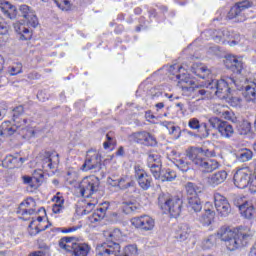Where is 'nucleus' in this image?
Masks as SVG:
<instances>
[{"label":"nucleus","instance_id":"1","mask_svg":"<svg viewBox=\"0 0 256 256\" xmlns=\"http://www.w3.org/2000/svg\"><path fill=\"white\" fill-rule=\"evenodd\" d=\"M218 235L221 241H224L228 251H237V249H243L249 245L254 233L249 227H222Z\"/></svg>","mask_w":256,"mask_h":256},{"label":"nucleus","instance_id":"2","mask_svg":"<svg viewBox=\"0 0 256 256\" xmlns=\"http://www.w3.org/2000/svg\"><path fill=\"white\" fill-rule=\"evenodd\" d=\"M207 89H210L219 99H229L231 89L241 91L243 86L234 77H226L225 79L212 80L208 83Z\"/></svg>","mask_w":256,"mask_h":256},{"label":"nucleus","instance_id":"3","mask_svg":"<svg viewBox=\"0 0 256 256\" xmlns=\"http://www.w3.org/2000/svg\"><path fill=\"white\" fill-rule=\"evenodd\" d=\"M186 156L196 167H199L204 173H212L216 169H219V162L215 159L205 160L201 157V149L190 148L186 151Z\"/></svg>","mask_w":256,"mask_h":256},{"label":"nucleus","instance_id":"4","mask_svg":"<svg viewBox=\"0 0 256 256\" xmlns=\"http://www.w3.org/2000/svg\"><path fill=\"white\" fill-rule=\"evenodd\" d=\"M100 181L96 176H86L79 183V191L82 197H91L99 191Z\"/></svg>","mask_w":256,"mask_h":256},{"label":"nucleus","instance_id":"5","mask_svg":"<svg viewBox=\"0 0 256 256\" xmlns=\"http://www.w3.org/2000/svg\"><path fill=\"white\" fill-rule=\"evenodd\" d=\"M121 245L119 242H104L96 246V256H119Z\"/></svg>","mask_w":256,"mask_h":256},{"label":"nucleus","instance_id":"6","mask_svg":"<svg viewBox=\"0 0 256 256\" xmlns=\"http://www.w3.org/2000/svg\"><path fill=\"white\" fill-rule=\"evenodd\" d=\"M130 139L134 143L145 145L146 147H155L157 145L155 136L147 131L134 132L130 135Z\"/></svg>","mask_w":256,"mask_h":256},{"label":"nucleus","instance_id":"7","mask_svg":"<svg viewBox=\"0 0 256 256\" xmlns=\"http://www.w3.org/2000/svg\"><path fill=\"white\" fill-rule=\"evenodd\" d=\"M82 171H101V154L98 152H88L86 160L81 168Z\"/></svg>","mask_w":256,"mask_h":256},{"label":"nucleus","instance_id":"8","mask_svg":"<svg viewBox=\"0 0 256 256\" xmlns=\"http://www.w3.org/2000/svg\"><path fill=\"white\" fill-rule=\"evenodd\" d=\"M18 11L20 13V16L25 19L27 27H37L39 25V18H37V13L33 8L26 4H22L19 6Z\"/></svg>","mask_w":256,"mask_h":256},{"label":"nucleus","instance_id":"9","mask_svg":"<svg viewBox=\"0 0 256 256\" xmlns=\"http://www.w3.org/2000/svg\"><path fill=\"white\" fill-rule=\"evenodd\" d=\"M214 205L219 217H229L231 214V204L221 193L214 194Z\"/></svg>","mask_w":256,"mask_h":256},{"label":"nucleus","instance_id":"10","mask_svg":"<svg viewBox=\"0 0 256 256\" xmlns=\"http://www.w3.org/2000/svg\"><path fill=\"white\" fill-rule=\"evenodd\" d=\"M176 79H178V87L182 89L183 95L186 97H190V95H194L195 93V81L189 77V74H178L176 75Z\"/></svg>","mask_w":256,"mask_h":256},{"label":"nucleus","instance_id":"11","mask_svg":"<svg viewBox=\"0 0 256 256\" xmlns=\"http://www.w3.org/2000/svg\"><path fill=\"white\" fill-rule=\"evenodd\" d=\"M131 225L140 231H153L155 229V219L149 215H142L131 219Z\"/></svg>","mask_w":256,"mask_h":256},{"label":"nucleus","instance_id":"12","mask_svg":"<svg viewBox=\"0 0 256 256\" xmlns=\"http://www.w3.org/2000/svg\"><path fill=\"white\" fill-rule=\"evenodd\" d=\"M251 7H253V2L249 0L240 1L230 9L227 17L229 19H237V17H240V21H245V16H243V11H247V9H251Z\"/></svg>","mask_w":256,"mask_h":256},{"label":"nucleus","instance_id":"13","mask_svg":"<svg viewBox=\"0 0 256 256\" xmlns=\"http://www.w3.org/2000/svg\"><path fill=\"white\" fill-rule=\"evenodd\" d=\"M134 171H135V178L138 181L139 187L143 189V191H147L151 189V183H153V179L147 172H145V169L141 167V165L136 164L134 166Z\"/></svg>","mask_w":256,"mask_h":256},{"label":"nucleus","instance_id":"14","mask_svg":"<svg viewBox=\"0 0 256 256\" xmlns=\"http://www.w3.org/2000/svg\"><path fill=\"white\" fill-rule=\"evenodd\" d=\"M213 39L216 43H221V41L225 43V41H229V39H234L230 42V47H234V45H237V40L235 39H239V34H235L227 28H222L214 32Z\"/></svg>","mask_w":256,"mask_h":256},{"label":"nucleus","instance_id":"15","mask_svg":"<svg viewBox=\"0 0 256 256\" xmlns=\"http://www.w3.org/2000/svg\"><path fill=\"white\" fill-rule=\"evenodd\" d=\"M234 205H236V207H239V211L241 212L242 217H245V219H255V207L249 204V202H243V198L238 196L234 200Z\"/></svg>","mask_w":256,"mask_h":256},{"label":"nucleus","instance_id":"16","mask_svg":"<svg viewBox=\"0 0 256 256\" xmlns=\"http://www.w3.org/2000/svg\"><path fill=\"white\" fill-rule=\"evenodd\" d=\"M147 167H149L153 177L155 179L160 177L159 171H161V156L157 153H150L147 157Z\"/></svg>","mask_w":256,"mask_h":256},{"label":"nucleus","instance_id":"17","mask_svg":"<svg viewBox=\"0 0 256 256\" xmlns=\"http://www.w3.org/2000/svg\"><path fill=\"white\" fill-rule=\"evenodd\" d=\"M251 179V172L247 169H239L234 174V184L238 189H245L249 187V181Z\"/></svg>","mask_w":256,"mask_h":256},{"label":"nucleus","instance_id":"18","mask_svg":"<svg viewBox=\"0 0 256 256\" xmlns=\"http://www.w3.org/2000/svg\"><path fill=\"white\" fill-rule=\"evenodd\" d=\"M35 205V200L28 198L19 205L16 213L22 217H31V215H35Z\"/></svg>","mask_w":256,"mask_h":256},{"label":"nucleus","instance_id":"19","mask_svg":"<svg viewBox=\"0 0 256 256\" xmlns=\"http://www.w3.org/2000/svg\"><path fill=\"white\" fill-rule=\"evenodd\" d=\"M59 163V154H52L51 152H44L42 154V167L45 171L55 169Z\"/></svg>","mask_w":256,"mask_h":256},{"label":"nucleus","instance_id":"20","mask_svg":"<svg viewBox=\"0 0 256 256\" xmlns=\"http://www.w3.org/2000/svg\"><path fill=\"white\" fill-rule=\"evenodd\" d=\"M227 177H228L227 171L220 170L213 174H210L206 178V182L210 187H217L221 185V183H225V181H227Z\"/></svg>","mask_w":256,"mask_h":256},{"label":"nucleus","instance_id":"21","mask_svg":"<svg viewBox=\"0 0 256 256\" xmlns=\"http://www.w3.org/2000/svg\"><path fill=\"white\" fill-rule=\"evenodd\" d=\"M188 127L194 131H198L202 139H207V137H209V128H207V123L201 124L197 118H191L188 122Z\"/></svg>","mask_w":256,"mask_h":256},{"label":"nucleus","instance_id":"22","mask_svg":"<svg viewBox=\"0 0 256 256\" xmlns=\"http://www.w3.org/2000/svg\"><path fill=\"white\" fill-rule=\"evenodd\" d=\"M224 65L228 69L232 70L233 73H241L243 71V62L237 59V57L228 55L224 60Z\"/></svg>","mask_w":256,"mask_h":256},{"label":"nucleus","instance_id":"23","mask_svg":"<svg viewBox=\"0 0 256 256\" xmlns=\"http://www.w3.org/2000/svg\"><path fill=\"white\" fill-rule=\"evenodd\" d=\"M30 26H27V24H23L21 22L14 23V30L18 35L20 36V39L24 41H29L31 37H33V32L31 29H29Z\"/></svg>","mask_w":256,"mask_h":256},{"label":"nucleus","instance_id":"24","mask_svg":"<svg viewBox=\"0 0 256 256\" xmlns=\"http://www.w3.org/2000/svg\"><path fill=\"white\" fill-rule=\"evenodd\" d=\"M107 209H109V202L102 203L101 207L97 208L89 217L90 223L103 221V219H105V215L107 214Z\"/></svg>","mask_w":256,"mask_h":256},{"label":"nucleus","instance_id":"25","mask_svg":"<svg viewBox=\"0 0 256 256\" xmlns=\"http://www.w3.org/2000/svg\"><path fill=\"white\" fill-rule=\"evenodd\" d=\"M183 208V200H181L178 197H174L172 199V202H170V206L168 207V210H166V213H169L174 218L179 217L181 215V209Z\"/></svg>","mask_w":256,"mask_h":256},{"label":"nucleus","instance_id":"26","mask_svg":"<svg viewBox=\"0 0 256 256\" xmlns=\"http://www.w3.org/2000/svg\"><path fill=\"white\" fill-rule=\"evenodd\" d=\"M191 71L194 73V75L200 77V79H207V77L211 75V70L207 68L205 64L195 63L192 65Z\"/></svg>","mask_w":256,"mask_h":256},{"label":"nucleus","instance_id":"27","mask_svg":"<svg viewBox=\"0 0 256 256\" xmlns=\"http://www.w3.org/2000/svg\"><path fill=\"white\" fill-rule=\"evenodd\" d=\"M218 133H220V135H221V137H223V139H231V137H233V135H235V129H233V126L231 124L223 121L219 125Z\"/></svg>","mask_w":256,"mask_h":256},{"label":"nucleus","instance_id":"28","mask_svg":"<svg viewBox=\"0 0 256 256\" xmlns=\"http://www.w3.org/2000/svg\"><path fill=\"white\" fill-rule=\"evenodd\" d=\"M16 132L17 128H15V124H11V121H4L0 126V137H11Z\"/></svg>","mask_w":256,"mask_h":256},{"label":"nucleus","instance_id":"29","mask_svg":"<svg viewBox=\"0 0 256 256\" xmlns=\"http://www.w3.org/2000/svg\"><path fill=\"white\" fill-rule=\"evenodd\" d=\"M189 235H191V228L189 227V224H180L176 230V239L178 241H187V239H189Z\"/></svg>","mask_w":256,"mask_h":256},{"label":"nucleus","instance_id":"30","mask_svg":"<svg viewBox=\"0 0 256 256\" xmlns=\"http://www.w3.org/2000/svg\"><path fill=\"white\" fill-rule=\"evenodd\" d=\"M174 197H171L169 194L161 193L158 196V206L160 207L163 213H167L171 202L173 201Z\"/></svg>","mask_w":256,"mask_h":256},{"label":"nucleus","instance_id":"31","mask_svg":"<svg viewBox=\"0 0 256 256\" xmlns=\"http://www.w3.org/2000/svg\"><path fill=\"white\" fill-rule=\"evenodd\" d=\"M103 235L106 239V243H117L120 241L121 237H123L121 230L114 229V230H106L103 232Z\"/></svg>","mask_w":256,"mask_h":256},{"label":"nucleus","instance_id":"32","mask_svg":"<svg viewBox=\"0 0 256 256\" xmlns=\"http://www.w3.org/2000/svg\"><path fill=\"white\" fill-rule=\"evenodd\" d=\"M75 237H62L58 245L62 249V251H66V253H71L73 251V245H75Z\"/></svg>","mask_w":256,"mask_h":256},{"label":"nucleus","instance_id":"33","mask_svg":"<svg viewBox=\"0 0 256 256\" xmlns=\"http://www.w3.org/2000/svg\"><path fill=\"white\" fill-rule=\"evenodd\" d=\"M121 209L125 215H131V213H137L141 209V206L136 202L125 201L122 202Z\"/></svg>","mask_w":256,"mask_h":256},{"label":"nucleus","instance_id":"34","mask_svg":"<svg viewBox=\"0 0 256 256\" xmlns=\"http://www.w3.org/2000/svg\"><path fill=\"white\" fill-rule=\"evenodd\" d=\"M242 95L248 102L255 101V99H256V84L251 83V84L246 85L244 87Z\"/></svg>","mask_w":256,"mask_h":256},{"label":"nucleus","instance_id":"35","mask_svg":"<svg viewBox=\"0 0 256 256\" xmlns=\"http://www.w3.org/2000/svg\"><path fill=\"white\" fill-rule=\"evenodd\" d=\"M1 9L4 15H6V17H8L9 19L17 18V7H15L13 4L5 2L1 5Z\"/></svg>","mask_w":256,"mask_h":256},{"label":"nucleus","instance_id":"36","mask_svg":"<svg viewBox=\"0 0 256 256\" xmlns=\"http://www.w3.org/2000/svg\"><path fill=\"white\" fill-rule=\"evenodd\" d=\"M188 209L194 211V213H199L203 209V204L199 196H190L188 197Z\"/></svg>","mask_w":256,"mask_h":256},{"label":"nucleus","instance_id":"37","mask_svg":"<svg viewBox=\"0 0 256 256\" xmlns=\"http://www.w3.org/2000/svg\"><path fill=\"white\" fill-rule=\"evenodd\" d=\"M213 219H215V211L207 207L205 213L200 217V223H202L204 227H209V225L213 223Z\"/></svg>","mask_w":256,"mask_h":256},{"label":"nucleus","instance_id":"38","mask_svg":"<svg viewBox=\"0 0 256 256\" xmlns=\"http://www.w3.org/2000/svg\"><path fill=\"white\" fill-rule=\"evenodd\" d=\"M174 165L181 171L182 173H187V171H191V163L187 160V157H182L174 160Z\"/></svg>","mask_w":256,"mask_h":256},{"label":"nucleus","instance_id":"39","mask_svg":"<svg viewBox=\"0 0 256 256\" xmlns=\"http://www.w3.org/2000/svg\"><path fill=\"white\" fill-rule=\"evenodd\" d=\"M130 187H135V181L131 179V177L123 175L119 178L118 189H120L121 191H125Z\"/></svg>","mask_w":256,"mask_h":256},{"label":"nucleus","instance_id":"40","mask_svg":"<svg viewBox=\"0 0 256 256\" xmlns=\"http://www.w3.org/2000/svg\"><path fill=\"white\" fill-rule=\"evenodd\" d=\"M3 167L6 169H15V167H21V163H19V158L14 157L13 155L6 156L2 161Z\"/></svg>","mask_w":256,"mask_h":256},{"label":"nucleus","instance_id":"41","mask_svg":"<svg viewBox=\"0 0 256 256\" xmlns=\"http://www.w3.org/2000/svg\"><path fill=\"white\" fill-rule=\"evenodd\" d=\"M160 176L155 179H160V181L165 182V181H174V179L177 178V173L171 169H166V170H161L160 168Z\"/></svg>","mask_w":256,"mask_h":256},{"label":"nucleus","instance_id":"42","mask_svg":"<svg viewBox=\"0 0 256 256\" xmlns=\"http://www.w3.org/2000/svg\"><path fill=\"white\" fill-rule=\"evenodd\" d=\"M14 127L16 128V131H29V125H31V121L27 118L23 119H14L13 120Z\"/></svg>","mask_w":256,"mask_h":256},{"label":"nucleus","instance_id":"43","mask_svg":"<svg viewBox=\"0 0 256 256\" xmlns=\"http://www.w3.org/2000/svg\"><path fill=\"white\" fill-rule=\"evenodd\" d=\"M211 93L213 92L211 91V89H208L207 86L205 89L203 86L195 85L193 97H198L199 99H205L206 97H209Z\"/></svg>","mask_w":256,"mask_h":256},{"label":"nucleus","instance_id":"44","mask_svg":"<svg viewBox=\"0 0 256 256\" xmlns=\"http://www.w3.org/2000/svg\"><path fill=\"white\" fill-rule=\"evenodd\" d=\"M237 159L240 161V163H247V161H251L253 159V151L245 148L242 149L238 154H237Z\"/></svg>","mask_w":256,"mask_h":256},{"label":"nucleus","instance_id":"45","mask_svg":"<svg viewBox=\"0 0 256 256\" xmlns=\"http://www.w3.org/2000/svg\"><path fill=\"white\" fill-rule=\"evenodd\" d=\"M185 189L188 197H197V194L201 193V190H199V187L193 184V182H188L185 185Z\"/></svg>","mask_w":256,"mask_h":256},{"label":"nucleus","instance_id":"46","mask_svg":"<svg viewBox=\"0 0 256 256\" xmlns=\"http://www.w3.org/2000/svg\"><path fill=\"white\" fill-rule=\"evenodd\" d=\"M165 127L168 129L170 135H174L176 139L181 137V128L179 126H175L171 122H165Z\"/></svg>","mask_w":256,"mask_h":256},{"label":"nucleus","instance_id":"47","mask_svg":"<svg viewBox=\"0 0 256 256\" xmlns=\"http://www.w3.org/2000/svg\"><path fill=\"white\" fill-rule=\"evenodd\" d=\"M54 3L61 11H70L71 9V2L69 0H54Z\"/></svg>","mask_w":256,"mask_h":256},{"label":"nucleus","instance_id":"48","mask_svg":"<svg viewBox=\"0 0 256 256\" xmlns=\"http://www.w3.org/2000/svg\"><path fill=\"white\" fill-rule=\"evenodd\" d=\"M8 73L11 75V77H14L15 75H19V73H23V64L16 63L14 66H10L8 68Z\"/></svg>","mask_w":256,"mask_h":256},{"label":"nucleus","instance_id":"49","mask_svg":"<svg viewBox=\"0 0 256 256\" xmlns=\"http://www.w3.org/2000/svg\"><path fill=\"white\" fill-rule=\"evenodd\" d=\"M222 117L227 121L237 123V116H235V113L231 109H229V107H226V110L224 111V114H222Z\"/></svg>","mask_w":256,"mask_h":256},{"label":"nucleus","instance_id":"50","mask_svg":"<svg viewBox=\"0 0 256 256\" xmlns=\"http://www.w3.org/2000/svg\"><path fill=\"white\" fill-rule=\"evenodd\" d=\"M227 109V106L223 104H214L212 106V111L215 115H218V117H223L225 111Z\"/></svg>","mask_w":256,"mask_h":256},{"label":"nucleus","instance_id":"51","mask_svg":"<svg viewBox=\"0 0 256 256\" xmlns=\"http://www.w3.org/2000/svg\"><path fill=\"white\" fill-rule=\"evenodd\" d=\"M215 245V236H209L208 238L204 239L202 242V249L208 250L212 249V247Z\"/></svg>","mask_w":256,"mask_h":256},{"label":"nucleus","instance_id":"52","mask_svg":"<svg viewBox=\"0 0 256 256\" xmlns=\"http://www.w3.org/2000/svg\"><path fill=\"white\" fill-rule=\"evenodd\" d=\"M224 99H227L232 107H241V98L231 95V92L229 93V97Z\"/></svg>","mask_w":256,"mask_h":256},{"label":"nucleus","instance_id":"53","mask_svg":"<svg viewBox=\"0 0 256 256\" xmlns=\"http://www.w3.org/2000/svg\"><path fill=\"white\" fill-rule=\"evenodd\" d=\"M123 256H137V246L135 245L126 246L124 249Z\"/></svg>","mask_w":256,"mask_h":256},{"label":"nucleus","instance_id":"54","mask_svg":"<svg viewBox=\"0 0 256 256\" xmlns=\"http://www.w3.org/2000/svg\"><path fill=\"white\" fill-rule=\"evenodd\" d=\"M13 121L19 119L23 113H25V108L22 105L16 106L13 110Z\"/></svg>","mask_w":256,"mask_h":256},{"label":"nucleus","instance_id":"55","mask_svg":"<svg viewBox=\"0 0 256 256\" xmlns=\"http://www.w3.org/2000/svg\"><path fill=\"white\" fill-rule=\"evenodd\" d=\"M249 191L251 193H256V175L251 174L250 180L248 182Z\"/></svg>","mask_w":256,"mask_h":256},{"label":"nucleus","instance_id":"56","mask_svg":"<svg viewBox=\"0 0 256 256\" xmlns=\"http://www.w3.org/2000/svg\"><path fill=\"white\" fill-rule=\"evenodd\" d=\"M208 122L211 125V127H213V129H218V130H219V126L223 123V121H221V119L217 117L210 118Z\"/></svg>","mask_w":256,"mask_h":256},{"label":"nucleus","instance_id":"57","mask_svg":"<svg viewBox=\"0 0 256 256\" xmlns=\"http://www.w3.org/2000/svg\"><path fill=\"white\" fill-rule=\"evenodd\" d=\"M194 149H197V147H194ZM201 150L200 153V157L203 158V156L205 157H215V151L213 150H209V149H205V148H198Z\"/></svg>","mask_w":256,"mask_h":256},{"label":"nucleus","instance_id":"58","mask_svg":"<svg viewBox=\"0 0 256 256\" xmlns=\"http://www.w3.org/2000/svg\"><path fill=\"white\" fill-rule=\"evenodd\" d=\"M52 201H54V206H58V207H63L65 200L63 199V197H59V196H54Z\"/></svg>","mask_w":256,"mask_h":256},{"label":"nucleus","instance_id":"59","mask_svg":"<svg viewBox=\"0 0 256 256\" xmlns=\"http://www.w3.org/2000/svg\"><path fill=\"white\" fill-rule=\"evenodd\" d=\"M106 139H107L106 142L110 143V145H115V133H113L111 131L108 132L106 134Z\"/></svg>","mask_w":256,"mask_h":256},{"label":"nucleus","instance_id":"60","mask_svg":"<svg viewBox=\"0 0 256 256\" xmlns=\"http://www.w3.org/2000/svg\"><path fill=\"white\" fill-rule=\"evenodd\" d=\"M107 183L111 185V187H117L119 189V178H108Z\"/></svg>","mask_w":256,"mask_h":256},{"label":"nucleus","instance_id":"61","mask_svg":"<svg viewBox=\"0 0 256 256\" xmlns=\"http://www.w3.org/2000/svg\"><path fill=\"white\" fill-rule=\"evenodd\" d=\"M95 208V203L88 202L86 205V208L83 210V215H87L88 213H91L93 209Z\"/></svg>","mask_w":256,"mask_h":256},{"label":"nucleus","instance_id":"62","mask_svg":"<svg viewBox=\"0 0 256 256\" xmlns=\"http://www.w3.org/2000/svg\"><path fill=\"white\" fill-rule=\"evenodd\" d=\"M22 179H23V183L25 185H30V187H33V177H31V176H23Z\"/></svg>","mask_w":256,"mask_h":256},{"label":"nucleus","instance_id":"63","mask_svg":"<svg viewBox=\"0 0 256 256\" xmlns=\"http://www.w3.org/2000/svg\"><path fill=\"white\" fill-rule=\"evenodd\" d=\"M64 209H65L64 206H55V205L52 206V211L55 214L63 213Z\"/></svg>","mask_w":256,"mask_h":256},{"label":"nucleus","instance_id":"64","mask_svg":"<svg viewBox=\"0 0 256 256\" xmlns=\"http://www.w3.org/2000/svg\"><path fill=\"white\" fill-rule=\"evenodd\" d=\"M28 256H45V252H43V251H34V252H31Z\"/></svg>","mask_w":256,"mask_h":256}]
</instances>
